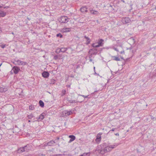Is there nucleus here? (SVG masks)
Returning a JSON list of instances; mask_svg holds the SVG:
<instances>
[{"instance_id": "obj_51", "label": "nucleus", "mask_w": 156, "mask_h": 156, "mask_svg": "<svg viewBox=\"0 0 156 156\" xmlns=\"http://www.w3.org/2000/svg\"><path fill=\"white\" fill-rule=\"evenodd\" d=\"M59 50H58V51H57V52H58V51H59Z\"/></svg>"}, {"instance_id": "obj_13", "label": "nucleus", "mask_w": 156, "mask_h": 156, "mask_svg": "<svg viewBox=\"0 0 156 156\" xmlns=\"http://www.w3.org/2000/svg\"><path fill=\"white\" fill-rule=\"evenodd\" d=\"M16 64L19 65H25L26 64V62H24L21 61L20 60H17L15 61Z\"/></svg>"}, {"instance_id": "obj_38", "label": "nucleus", "mask_w": 156, "mask_h": 156, "mask_svg": "<svg viewBox=\"0 0 156 156\" xmlns=\"http://www.w3.org/2000/svg\"><path fill=\"white\" fill-rule=\"evenodd\" d=\"M26 149L28 151L30 149V146H29V147H26Z\"/></svg>"}, {"instance_id": "obj_37", "label": "nucleus", "mask_w": 156, "mask_h": 156, "mask_svg": "<svg viewBox=\"0 0 156 156\" xmlns=\"http://www.w3.org/2000/svg\"><path fill=\"white\" fill-rule=\"evenodd\" d=\"M62 155L61 154H57L54 155H53L52 156H62Z\"/></svg>"}, {"instance_id": "obj_12", "label": "nucleus", "mask_w": 156, "mask_h": 156, "mask_svg": "<svg viewBox=\"0 0 156 156\" xmlns=\"http://www.w3.org/2000/svg\"><path fill=\"white\" fill-rule=\"evenodd\" d=\"M2 7L0 6V8ZM6 14V12L0 10V17H4L5 16Z\"/></svg>"}, {"instance_id": "obj_11", "label": "nucleus", "mask_w": 156, "mask_h": 156, "mask_svg": "<svg viewBox=\"0 0 156 156\" xmlns=\"http://www.w3.org/2000/svg\"><path fill=\"white\" fill-rule=\"evenodd\" d=\"M102 134V133H99L97 134L96 138L95 140V141L97 142H99L101 141V136Z\"/></svg>"}, {"instance_id": "obj_21", "label": "nucleus", "mask_w": 156, "mask_h": 156, "mask_svg": "<svg viewBox=\"0 0 156 156\" xmlns=\"http://www.w3.org/2000/svg\"><path fill=\"white\" fill-rule=\"evenodd\" d=\"M55 143L54 141L51 140L47 143V145L48 146H52Z\"/></svg>"}, {"instance_id": "obj_34", "label": "nucleus", "mask_w": 156, "mask_h": 156, "mask_svg": "<svg viewBox=\"0 0 156 156\" xmlns=\"http://www.w3.org/2000/svg\"><path fill=\"white\" fill-rule=\"evenodd\" d=\"M80 96L83 97L84 98H89L88 97L89 95L85 96V95H80Z\"/></svg>"}, {"instance_id": "obj_45", "label": "nucleus", "mask_w": 156, "mask_h": 156, "mask_svg": "<svg viewBox=\"0 0 156 156\" xmlns=\"http://www.w3.org/2000/svg\"><path fill=\"white\" fill-rule=\"evenodd\" d=\"M94 71H95V67H94Z\"/></svg>"}, {"instance_id": "obj_9", "label": "nucleus", "mask_w": 156, "mask_h": 156, "mask_svg": "<svg viewBox=\"0 0 156 156\" xmlns=\"http://www.w3.org/2000/svg\"><path fill=\"white\" fill-rule=\"evenodd\" d=\"M67 48H61L57 49L56 52L57 53H58L60 52H64L67 51Z\"/></svg>"}, {"instance_id": "obj_2", "label": "nucleus", "mask_w": 156, "mask_h": 156, "mask_svg": "<svg viewBox=\"0 0 156 156\" xmlns=\"http://www.w3.org/2000/svg\"><path fill=\"white\" fill-rule=\"evenodd\" d=\"M104 44V40L102 39L98 40L97 43H93L92 46L93 48H98L102 47Z\"/></svg>"}, {"instance_id": "obj_43", "label": "nucleus", "mask_w": 156, "mask_h": 156, "mask_svg": "<svg viewBox=\"0 0 156 156\" xmlns=\"http://www.w3.org/2000/svg\"><path fill=\"white\" fill-rule=\"evenodd\" d=\"M112 40L113 41H115V40H116V39H115V38H113V39H112Z\"/></svg>"}, {"instance_id": "obj_31", "label": "nucleus", "mask_w": 156, "mask_h": 156, "mask_svg": "<svg viewBox=\"0 0 156 156\" xmlns=\"http://www.w3.org/2000/svg\"><path fill=\"white\" fill-rule=\"evenodd\" d=\"M141 149H143L144 150V148L142 147V146H140V147H139L138 148H137V151L138 152H140L141 151H140V150Z\"/></svg>"}, {"instance_id": "obj_28", "label": "nucleus", "mask_w": 156, "mask_h": 156, "mask_svg": "<svg viewBox=\"0 0 156 156\" xmlns=\"http://www.w3.org/2000/svg\"><path fill=\"white\" fill-rule=\"evenodd\" d=\"M27 117L28 119H31L34 117V116L32 114H31L30 115H28Z\"/></svg>"}, {"instance_id": "obj_14", "label": "nucleus", "mask_w": 156, "mask_h": 156, "mask_svg": "<svg viewBox=\"0 0 156 156\" xmlns=\"http://www.w3.org/2000/svg\"><path fill=\"white\" fill-rule=\"evenodd\" d=\"M49 73L47 72L44 71L42 73V76L44 78H48L49 76Z\"/></svg>"}, {"instance_id": "obj_36", "label": "nucleus", "mask_w": 156, "mask_h": 156, "mask_svg": "<svg viewBox=\"0 0 156 156\" xmlns=\"http://www.w3.org/2000/svg\"><path fill=\"white\" fill-rule=\"evenodd\" d=\"M91 57H92V56H91V55H90L89 56V61L90 62H91L92 61V60L91 58Z\"/></svg>"}, {"instance_id": "obj_24", "label": "nucleus", "mask_w": 156, "mask_h": 156, "mask_svg": "<svg viewBox=\"0 0 156 156\" xmlns=\"http://www.w3.org/2000/svg\"><path fill=\"white\" fill-rule=\"evenodd\" d=\"M7 90V89L5 88H3V87H0V92H5Z\"/></svg>"}, {"instance_id": "obj_10", "label": "nucleus", "mask_w": 156, "mask_h": 156, "mask_svg": "<svg viewBox=\"0 0 156 156\" xmlns=\"http://www.w3.org/2000/svg\"><path fill=\"white\" fill-rule=\"evenodd\" d=\"M122 21L123 23L126 24L129 23L130 20L129 17H125L122 19Z\"/></svg>"}, {"instance_id": "obj_40", "label": "nucleus", "mask_w": 156, "mask_h": 156, "mask_svg": "<svg viewBox=\"0 0 156 156\" xmlns=\"http://www.w3.org/2000/svg\"><path fill=\"white\" fill-rule=\"evenodd\" d=\"M151 119H155V120H156V118H155L154 117H153V116H151Z\"/></svg>"}, {"instance_id": "obj_3", "label": "nucleus", "mask_w": 156, "mask_h": 156, "mask_svg": "<svg viewBox=\"0 0 156 156\" xmlns=\"http://www.w3.org/2000/svg\"><path fill=\"white\" fill-rule=\"evenodd\" d=\"M69 19L67 16H62L61 17L59 21L62 23H66L68 22Z\"/></svg>"}, {"instance_id": "obj_33", "label": "nucleus", "mask_w": 156, "mask_h": 156, "mask_svg": "<svg viewBox=\"0 0 156 156\" xmlns=\"http://www.w3.org/2000/svg\"><path fill=\"white\" fill-rule=\"evenodd\" d=\"M34 106L32 105L30 106L29 107V109L30 110H33L34 109Z\"/></svg>"}, {"instance_id": "obj_50", "label": "nucleus", "mask_w": 156, "mask_h": 156, "mask_svg": "<svg viewBox=\"0 0 156 156\" xmlns=\"http://www.w3.org/2000/svg\"><path fill=\"white\" fill-rule=\"evenodd\" d=\"M155 9L156 10V6L155 7Z\"/></svg>"}, {"instance_id": "obj_17", "label": "nucleus", "mask_w": 156, "mask_h": 156, "mask_svg": "<svg viewBox=\"0 0 156 156\" xmlns=\"http://www.w3.org/2000/svg\"><path fill=\"white\" fill-rule=\"evenodd\" d=\"M71 28H64L62 29V31L63 32H69L71 30Z\"/></svg>"}, {"instance_id": "obj_35", "label": "nucleus", "mask_w": 156, "mask_h": 156, "mask_svg": "<svg viewBox=\"0 0 156 156\" xmlns=\"http://www.w3.org/2000/svg\"><path fill=\"white\" fill-rule=\"evenodd\" d=\"M115 129H116V128H112L111 130H110L109 131V132L110 133L111 131H114Z\"/></svg>"}, {"instance_id": "obj_5", "label": "nucleus", "mask_w": 156, "mask_h": 156, "mask_svg": "<svg viewBox=\"0 0 156 156\" xmlns=\"http://www.w3.org/2000/svg\"><path fill=\"white\" fill-rule=\"evenodd\" d=\"M92 48L90 49L89 51V53L90 54L91 56L92 55H96L98 53V50L97 49L95 48Z\"/></svg>"}, {"instance_id": "obj_30", "label": "nucleus", "mask_w": 156, "mask_h": 156, "mask_svg": "<svg viewBox=\"0 0 156 156\" xmlns=\"http://www.w3.org/2000/svg\"><path fill=\"white\" fill-rule=\"evenodd\" d=\"M66 91L65 90H62V91L61 96H63L65 95L66 94Z\"/></svg>"}, {"instance_id": "obj_46", "label": "nucleus", "mask_w": 156, "mask_h": 156, "mask_svg": "<svg viewBox=\"0 0 156 156\" xmlns=\"http://www.w3.org/2000/svg\"><path fill=\"white\" fill-rule=\"evenodd\" d=\"M28 121L29 122H30L31 121L30 120H29Z\"/></svg>"}, {"instance_id": "obj_26", "label": "nucleus", "mask_w": 156, "mask_h": 156, "mask_svg": "<svg viewBox=\"0 0 156 156\" xmlns=\"http://www.w3.org/2000/svg\"><path fill=\"white\" fill-rule=\"evenodd\" d=\"M39 104L42 107H43L44 106V103L42 101L40 100L39 101Z\"/></svg>"}, {"instance_id": "obj_8", "label": "nucleus", "mask_w": 156, "mask_h": 156, "mask_svg": "<svg viewBox=\"0 0 156 156\" xmlns=\"http://www.w3.org/2000/svg\"><path fill=\"white\" fill-rule=\"evenodd\" d=\"M12 70L13 71L15 74H16L18 73L19 71L20 70V69L18 67L14 66L13 67L12 71L10 72L12 74Z\"/></svg>"}, {"instance_id": "obj_20", "label": "nucleus", "mask_w": 156, "mask_h": 156, "mask_svg": "<svg viewBox=\"0 0 156 156\" xmlns=\"http://www.w3.org/2000/svg\"><path fill=\"white\" fill-rule=\"evenodd\" d=\"M69 137L71 138V139H70L69 142H70L72 141H73L76 138L75 136L74 135H70L69 136Z\"/></svg>"}, {"instance_id": "obj_16", "label": "nucleus", "mask_w": 156, "mask_h": 156, "mask_svg": "<svg viewBox=\"0 0 156 156\" xmlns=\"http://www.w3.org/2000/svg\"><path fill=\"white\" fill-rule=\"evenodd\" d=\"M96 151L99 153L102 154H104V152H102V151L103 152V149L100 148L99 147H98L97 148Z\"/></svg>"}, {"instance_id": "obj_25", "label": "nucleus", "mask_w": 156, "mask_h": 156, "mask_svg": "<svg viewBox=\"0 0 156 156\" xmlns=\"http://www.w3.org/2000/svg\"><path fill=\"white\" fill-rule=\"evenodd\" d=\"M90 155V153L89 152L84 153L83 154H81V156H89Z\"/></svg>"}, {"instance_id": "obj_19", "label": "nucleus", "mask_w": 156, "mask_h": 156, "mask_svg": "<svg viewBox=\"0 0 156 156\" xmlns=\"http://www.w3.org/2000/svg\"><path fill=\"white\" fill-rule=\"evenodd\" d=\"M112 59L113 60H115L116 61H119L120 60V58L117 57L116 56H112Z\"/></svg>"}, {"instance_id": "obj_39", "label": "nucleus", "mask_w": 156, "mask_h": 156, "mask_svg": "<svg viewBox=\"0 0 156 156\" xmlns=\"http://www.w3.org/2000/svg\"><path fill=\"white\" fill-rule=\"evenodd\" d=\"M1 46L2 48H4L5 47V45H2Z\"/></svg>"}, {"instance_id": "obj_44", "label": "nucleus", "mask_w": 156, "mask_h": 156, "mask_svg": "<svg viewBox=\"0 0 156 156\" xmlns=\"http://www.w3.org/2000/svg\"><path fill=\"white\" fill-rule=\"evenodd\" d=\"M109 7H111V8H112V6L111 5H110V6H109Z\"/></svg>"}, {"instance_id": "obj_48", "label": "nucleus", "mask_w": 156, "mask_h": 156, "mask_svg": "<svg viewBox=\"0 0 156 156\" xmlns=\"http://www.w3.org/2000/svg\"><path fill=\"white\" fill-rule=\"evenodd\" d=\"M80 98V97H78V98H77V99H79Z\"/></svg>"}, {"instance_id": "obj_1", "label": "nucleus", "mask_w": 156, "mask_h": 156, "mask_svg": "<svg viewBox=\"0 0 156 156\" xmlns=\"http://www.w3.org/2000/svg\"><path fill=\"white\" fill-rule=\"evenodd\" d=\"M118 144L116 143L114 144L113 145H110L105 147L103 149L104 154L111 151L113 149L115 148L118 145Z\"/></svg>"}, {"instance_id": "obj_23", "label": "nucleus", "mask_w": 156, "mask_h": 156, "mask_svg": "<svg viewBox=\"0 0 156 156\" xmlns=\"http://www.w3.org/2000/svg\"><path fill=\"white\" fill-rule=\"evenodd\" d=\"M84 38H86L87 41V43H86L87 44H89L90 42V40L89 38L88 37H87L86 36H85L84 37Z\"/></svg>"}, {"instance_id": "obj_15", "label": "nucleus", "mask_w": 156, "mask_h": 156, "mask_svg": "<svg viewBox=\"0 0 156 156\" xmlns=\"http://www.w3.org/2000/svg\"><path fill=\"white\" fill-rule=\"evenodd\" d=\"M80 11L83 13H85L87 12V8L86 6L83 7L80 9Z\"/></svg>"}, {"instance_id": "obj_18", "label": "nucleus", "mask_w": 156, "mask_h": 156, "mask_svg": "<svg viewBox=\"0 0 156 156\" xmlns=\"http://www.w3.org/2000/svg\"><path fill=\"white\" fill-rule=\"evenodd\" d=\"M90 13L93 15H98L99 14V12L97 11L90 10Z\"/></svg>"}, {"instance_id": "obj_7", "label": "nucleus", "mask_w": 156, "mask_h": 156, "mask_svg": "<svg viewBox=\"0 0 156 156\" xmlns=\"http://www.w3.org/2000/svg\"><path fill=\"white\" fill-rule=\"evenodd\" d=\"M113 48L117 52H119L121 54H124V51L122 49V48L121 46L118 48L114 47Z\"/></svg>"}, {"instance_id": "obj_49", "label": "nucleus", "mask_w": 156, "mask_h": 156, "mask_svg": "<svg viewBox=\"0 0 156 156\" xmlns=\"http://www.w3.org/2000/svg\"><path fill=\"white\" fill-rule=\"evenodd\" d=\"M35 121V120H34L33 121V122H34Z\"/></svg>"}, {"instance_id": "obj_42", "label": "nucleus", "mask_w": 156, "mask_h": 156, "mask_svg": "<svg viewBox=\"0 0 156 156\" xmlns=\"http://www.w3.org/2000/svg\"><path fill=\"white\" fill-rule=\"evenodd\" d=\"M59 137H57V138H56V139H55V140H59Z\"/></svg>"}, {"instance_id": "obj_53", "label": "nucleus", "mask_w": 156, "mask_h": 156, "mask_svg": "<svg viewBox=\"0 0 156 156\" xmlns=\"http://www.w3.org/2000/svg\"><path fill=\"white\" fill-rule=\"evenodd\" d=\"M1 129V127H0V129Z\"/></svg>"}, {"instance_id": "obj_27", "label": "nucleus", "mask_w": 156, "mask_h": 156, "mask_svg": "<svg viewBox=\"0 0 156 156\" xmlns=\"http://www.w3.org/2000/svg\"><path fill=\"white\" fill-rule=\"evenodd\" d=\"M44 118V116L43 115H42V114H41L40 115L38 119H39L40 120H43Z\"/></svg>"}, {"instance_id": "obj_4", "label": "nucleus", "mask_w": 156, "mask_h": 156, "mask_svg": "<svg viewBox=\"0 0 156 156\" xmlns=\"http://www.w3.org/2000/svg\"><path fill=\"white\" fill-rule=\"evenodd\" d=\"M73 112L71 111L65 110L62 112L61 115L62 116H66L72 114Z\"/></svg>"}, {"instance_id": "obj_41", "label": "nucleus", "mask_w": 156, "mask_h": 156, "mask_svg": "<svg viewBox=\"0 0 156 156\" xmlns=\"http://www.w3.org/2000/svg\"><path fill=\"white\" fill-rule=\"evenodd\" d=\"M115 135L116 136H119V133H117L115 134Z\"/></svg>"}, {"instance_id": "obj_52", "label": "nucleus", "mask_w": 156, "mask_h": 156, "mask_svg": "<svg viewBox=\"0 0 156 156\" xmlns=\"http://www.w3.org/2000/svg\"><path fill=\"white\" fill-rule=\"evenodd\" d=\"M123 2H124V1H122Z\"/></svg>"}, {"instance_id": "obj_47", "label": "nucleus", "mask_w": 156, "mask_h": 156, "mask_svg": "<svg viewBox=\"0 0 156 156\" xmlns=\"http://www.w3.org/2000/svg\"><path fill=\"white\" fill-rule=\"evenodd\" d=\"M26 156H31V155H28Z\"/></svg>"}, {"instance_id": "obj_29", "label": "nucleus", "mask_w": 156, "mask_h": 156, "mask_svg": "<svg viewBox=\"0 0 156 156\" xmlns=\"http://www.w3.org/2000/svg\"><path fill=\"white\" fill-rule=\"evenodd\" d=\"M132 47H130V48H129V49L128 48H127V50H129V52L131 54H132L133 53V50H132Z\"/></svg>"}, {"instance_id": "obj_6", "label": "nucleus", "mask_w": 156, "mask_h": 156, "mask_svg": "<svg viewBox=\"0 0 156 156\" xmlns=\"http://www.w3.org/2000/svg\"><path fill=\"white\" fill-rule=\"evenodd\" d=\"M29 147V145H27L23 147H20L18 149V153H21L24 151L28 152V150L26 149V147Z\"/></svg>"}, {"instance_id": "obj_22", "label": "nucleus", "mask_w": 156, "mask_h": 156, "mask_svg": "<svg viewBox=\"0 0 156 156\" xmlns=\"http://www.w3.org/2000/svg\"><path fill=\"white\" fill-rule=\"evenodd\" d=\"M83 101H84V100H79L77 101H76V100H71L69 101L70 103H76L77 102H81Z\"/></svg>"}, {"instance_id": "obj_32", "label": "nucleus", "mask_w": 156, "mask_h": 156, "mask_svg": "<svg viewBox=\"0 0 156 156\" xmlns=\"http://www.w3.org/2000/svg\"><path fill=\"white\" fill-rule=\"evenodd\" d=\"M57 37H59L60 38L62 37V35L61 33H59L56 35Z\"/></svg>"}]
</instances>
